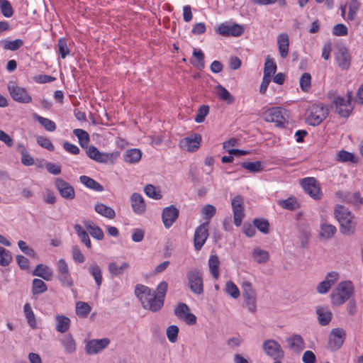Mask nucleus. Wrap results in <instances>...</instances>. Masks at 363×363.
I'll return each instance as SVG.
<instances>
[{"instance_id": "f257e3e1", "label": "nucleus", "mask_w": 363, "mask_h": 363, "mask_svg": "<svg viewBox=\"0 0 363 363\" xmlns=\"http://www.w3.org/2000/svg\"><path fill=\"white\" fill-rule=\"evenodd\" d=\"M354 287L350 280L340 281L330 295L333 305L340 306L353 296Z\"/></svg>"}, {"instance_id": "f03ea898", "label": "nucleus", "mask_w": 363, "mask_h": 363, "mask_svg": "<svg viewBox=\"0 0 363 363\" xmlns=\"http://www.w3.org/2000/svg\"><path fill=\"white\" fill-rule=\"evenodd\" d=\"M335 216L340 225V232L345 235L352 234L355 229L354 216L343 206H337Z\"/></svg>"}, {"instance_id": "7ed1b4c3", "label": "nucleus", "mask_w": 363, "mask_h": 363, "mask_svg": "<svg viewBox=\"0 0 363 363\" xmlns=\"http://www.w3.org/2000/svg\"><path fill=\"white\" fill-rule=\"evenodd\" d=\"M286 110L279 106L267 108L262 113V118L265 122L274 123L276 127L284 128L286 123Z\"/></svg>"}, {"instance_id": "20e7f679", "label": "nucleus", "mask_w": 363, "mask_h": 363, "mask_svg": "<svg viewBox=\"0 0 363 363\" xmlns=\"http://www.w3.org/2000/svg\"><path fill=\"white\" fill-rule=\"evenodd\" d=\"M328 115V109L322 104L311 105L306 111V122L311 125H319Z\"/></svg>"}, {"instance_id": "39448f33", "label": "nucleus", "mask_w": 363, "mask_h": 363, "mask_svg": "<svg viewBox=\"0 0 363 363\" xmlns=\"http://www.w3.org/2000/svg\"><path fill=\"white\" fill-rule=\"evenodd\" d=\"M7 89L12 99L16 102L28 104L32 101V97L28 90L15 81L8 82Z\"/></svg>"}, {"instance_id": "423d86ee", "label": "nucleus", "mask_w": 363, "mask_h": 363, "mask_svg": "<svg viewBox=\"0 0 363 363\" xmlns=\"http://www.w3.org/2000/svg\"><path fill=\"white\" fill-rule=\"evenodd\" d=\"M352 94L347 91L346 98L337 96L334 99L335 111L342 117H348L351 113L353 106L352 105Z\"/></svg>"}, {"instance_id": "0eeeda50", "label": "nucleus", "mask_w": 363, "mask_h": 363, "mask_svg": "<svg viewBox=\"0 0 363 363\" xmlns=\"http://www.w3.org/2000/svg\"><path fill=\"white\" fill-rule=\"evenodd\" d=\"M186 278L191 292L200 295L203 292V283L201 272L197 269H192L187 272Z\"/></svg>"}, {"instance_id": "6e6552de", "label": "nucleus", "mask_w": 363, "mask_h": 363, "mask_svg": "<svg viewBox=\"0 0 363 363\" xmlns=\"http://www.w3.org/2000/svg\"><path fill=\"white\" fill-rule=\"evenodd\" d=\"M57 272V279L62 286L71 287L74 285V281L69 272L67 262L64 259H60L56 265Z\"/></svg>"}, {"instance_id": "1a4fd4ad", "label": "nucleus", "mask_w": 363, "mask_h": 363, "mask_svg": "<svg viewBox=\"0 0 363 363\" xmlns=\"http://www.w3.org/2000/svg\"><path fill=\"white\" fill-rule=\"evenodd\" d=\"M242 290L245 304L250 312L255 313L257 308V296L252 284L247 281H243L242 284Z\"/></svg>"}, {"instance_id": "9d476101", "label": "nucleus", "mask_w": 363, "mask_h": 363, "mask_svg": "<svg viewBox=\"0 0 363 363\" xmlns=\"http://www.w3.org/2000/svg\"><path fill=\"white\" fill-rule=\"evenodd\" d=\"M301 186L304 191L313 199L319 200L322 197V191L316 179L314 177H306L301 179Z\"/></svg>"}, {"instance_id": "9b49d317", "label": "nucleus", "mask_w": 363, "mask_h": 363, "mask_svg": "<svg viewBox=\"0 0 363 363\" xmlns=\"http://www.w3.org/2000/svg\"><path fill=\"white\" fill-rule=\"evenodd\" d=\"M231 206L233 213L234 224L239 227L241 225L245 217L243 198L240 195L234 196L231 200Z\"/></svg>"}, {"instance_id": "f8f14e48", "label": "nucleus", "mask_w": 363, "mask_h": 363, "mask_svg": "<svg viewBox=\"0 0 363 363\" xmlns=\"http://www.w3.org/2000/svg\"><path fill=\"white\" fill-rule=\"evenodd\" d=\"M216 33L223 36L239 37L244 33V28L240 24H230L228 22L220 23L216 29Z\"/></svg>"}, {"instance_id": "ddd939ff", "label": "nucleus", "mask_w": 363, "mask_h": 363, "mask_svg": "<svg viewBox=\"0 0 363 363\" xmlns=\"http://www.w3.org/2000/svg\"><path fill=\"white\" fill-rule=\"evenodd\" d=\"M209 222L203 223L196 227L194 235V245L196 251L201 250L208 237Z\"/></svg>"}, {"instance_id": "4468645a", "label": "nucleus", "mask_w": 363, "mask_h": 363, "mask_svg": "<svg viewBox=\"0 0 363 363\" xmlns=\"http://www.w3.org/2000/svg\"><path fill=\"white\" fill-rule=\"evenodd\" d=\"M262 348L267 356L273 359H283L284 352L281 345L274 340H267L262 344Z\"/></svg>"}, {"instance_id": "2eb2a0df", "label": "nucleus", "mask_w": 363, "mask_h": 363, "mask_svg": "<svg viewBox=\"0 0 363 363\" xmlns=\"http://www.w3.org/2000/svg\"><path fill=\"white\" fill-rule=\"evenodd\" d=\"M201 140L200 134L194 133L180 140L179 147L188 152H195L200 147Z\"/></svg>"}, {"instance_id": "dca6fc26", "label": "nucleus", "mask_w": 363, "mask_h": 363, "mask_svg": "<svg viewBox=\"0 0 363 363\" xmlns=\"http://www.w3.org/2000/svg\"><path fill=\"white\" fill-rule=\"evenodd\" d=\"M335 59L338 67L342 70H347L351 66L352 57L349 50L345 46L337 48Z\"/></svg>"}, {"instance_id": "f3484780", "label": "nucleus", "mask_w": 363, "mask_h": 363, "mask_svg": "<svg viewBox=\"0 0 363 363\" xmlns=\"http://www.w3.org/2000/svg\"><path fill=\"white\" fill-rule=\"evenodd\" d=\"M55 185L60 196L66 199L72 200L75 197L73 186L61 178H56Z\"/></svg>"}, {"instance_id": "a211bd4d", "label": "nucleus", "mask_w": 363, "mask_h": 363, "mask_svg": "<svg viewBox=\"0 0 363 363\" xmlns=\"http://www.w3.org/2000/svg\"><path fill=\"white\" fill-rule=\"evenodd\" d=\"M110 343L108 338L94 339L87 342L85 350L89 354H95L102 351Z\"/></svg>"}, {"instance_id": "6ab92c4d", "label": "nucleus", "mask_w": 363, "mask_h": 363, "mask_svg": "<svg viewBox=\"0 0 363 363\" xmlns=\"http://www.w3.org/2000/svg\"><path fill=\"white\" fill-rule=\"evenodd\" d=\"M179 209L174 206L166 207L162 211V222L166 228H169L179 217Z\"/></svg>"}, {"instance_id": "aec40b11", "label": "nucleus", "mask_w": 363, "mask_h": 363, "mask_svg": "<svg viewBox=\"0 0 363 363\" xmlns=\"http://www.w3.org/2000/svg\"><path fill=\"white\" fill-rule=\"evenodd\" d=\"M345 338V332L341 328L332 330L329 337V345L331 350H337L341 347Z\"/></svg>"}, {"instance_id": "412c9836", "label": "nucleus", "mask_w": 363, "mask_h": 363, "mask_svg": "<svg viewBox=\"0 0 363 363\" xmlns=\"http://www.w3.org/2000/svg\"><path fill=\"white\" fill-rule=\"evenodd\" d=\"M339 279L337 272H331L327 274L323 281L318 284L317 286V291L320 294H326L331 286L335 284Z\"/></svg>"}, {"instance_id": "4be33fe9", "label": "nucleus", "mask_w": 363, "mask_h": 363, "mask_svg": "<svg viewBox=\"0 0 363 363\" xmlns=\"http://www.w3.org/2000/svg\"><path fill=\"white\" fill-rule=\"evenodd\" d=\"M152 293L153 291L145 285L141 284L135 285L134 294L140 301L143 308H144L145 306H148L147 301L150 298Z\"/></svg>"}, {"instance_id": "5701e85b", "label": "nucleus", "mask_w": 363, "mask_h": 363, "mask_svg": "<svg viewBox=\"0 0 363 363\" xmlns=\"http://www.w3.org/2000/svg\"><path fill=\"white\" fill-rule=\"evenodd\" d=\"M133 211L138 215L144 213L146 211V204L143 196L138 193H133L130 198Z\"/></svg>"}, {"instance_id": "b1692460", "label": "nucleus", "mask_w": 363, "mask_h": 363, "mask_svg": "<svg viewBox=\"0 0 363 363\" xmlns=\"http://www.w3.org/2000/svg\"><path fill=\"white\" fill-rule=\"evenodd\" d=\"M360 7V3L358 0H351L348 4V13L347 17H345L346 11V5H342L340 7L341 16L347 21H352L357 16V11Z\"/></svg>"}, {"instance_id": "393cba45", "label": "nucleus", "mask_w": 363, "mask_h": 363, "mask_svg": "<svg viewBox=\"0 0 363 363\" xmlns=\"http://www.w3.org/2000/svg\"><path fill=\"white\" fill-rule=\"evenodd\" d=\"M277 46L281 57L286 58L288 56L289 48V37L287 33H282L278 35Z\"/></svg>"}, {"instance_id": "a878e982", "label": "nucleus", "mask_w": 363, "mask_h": 363, "mask_svg": "<svg viewBox=\"0 0 363 363\" xmlns=\"http://www.w3.org/2000/svg\"><path fill=\"white\" fill-rule=\"evenodd\" d=\"M286 342L289 348L296 352L302 351L305 348V342L302 337L299 335H293L286 338Z\"/></svg>"}, {"instance_id": "bb28decb", "label": "nucleus", "mask_w": 363, "mask_h": 363, "mask_svg": "<svg viewBox=\"0 0 363 363\" xmlns=\"http://www.w3.org/2000/svg\"><path fill=\"white\" fill-rule=\"evenodd\" d=\"M33 275L50 281L52 278V270L45 264H38L33 270Z\"/></svg>"}, {"instance_id": "cd10ccee", "label": "nucleus", "mask_w": 363, "mask_h": 363, "mask_svg": "<svg viewBox=\"0 0 363 363\" xmlns=\"http://www.w3.org/2000/svg\"><path fill=\"white\" fill-rule=\"evenodd\" d=\"M70 319L64 315L55 316V330L60 333H67L70 328Z\"/></svg>"}, {"instance_id": "c85d7f7f", "label": "nucleus", "mask_w": 363, "mask_h": 363, "mask_svg": "<svg viewBox=\"0 0 363 363\" xmlns=\"http://www.w3.org/2000/svg\"><path fill=\"white\" fill-rule=\"evenodd\" d=\"M86 230L89 233L91 236L98 240H102L104 234L101 228L90 220L84 222Z\"/></svg>"}, {"instance_id": "c756f323", "label": "nucleus", "mask_w": 363, "mask_h": 363, "mask_svg": "<svg viewBox=\"0 0 363 363\" xmlns=\"http://www.w3.org/2000/svg\"><path fill=\"white\" fill-rule=\"evenodd\" d=\"M79 181L80 182L84 184L86 188L90 189L91 190H94L95 191H104V186L100 184L98 182L94 180V179L86 176V175H82L79 177Z\"/></svg>"}, {"instance_id": "7c9ffc66", "label": "nucleus", "mask_w": 363, "mask_h": 363, "mask_svg": "<svg viewBox=\"0 0 363 363\" xmlns=\"http://www.w3.org/2000/svg\"><path fill=\"white\" fill-rule=\"evenodd\" d=\"M147 302L148 306H145L143 308L152 312H157L162 308L164 301L157 296L155 293L153 291L152 295H151L150 298Z\"/></svg>"}, {"instance_id": "2f4dec72", "label": "nucleus", "mask_w": 363, "mask_h": 363, "mask_svg": "<svg viewBox=\"0 0 363 363\" xmlns=\"http://www.w3.org/2000/svg\"><path fill=\"white\" fill-rule=\"evenodd\" d=\"M318 322L321 325H328L332 318V313L328 307H318L316 310Z\"/></svg>"}, {"instance_id": "473e14b6", "label": "nucleus", "mask_w": 363, "mask_h": 363, "mask_svg": "<svg viewBox=\"0 0 363 363\" xmlns=\"http://www.w3.org/2000/svg\"><path fill=\"white\" fill-rule=\"evenodd\" d=\"M220 260L216 255H211L208 259V267L212 277L215 279L219 277Z\"/></svg>"}, {"instance_id": "72a5a7b5", "label": "nucleus", "mask_w": 363, "mask_h": 363, "mask_svg": "<svg viewBox=\"0 0 363 363\" xmlns=\"http://www.w3.org/2000/svg\"><path fill=\"white\" fill-rule=\"evenodd\" d=\"M129 267L130 265L128 262H123L118 266L116 262H112L108 264V269L111 276L118 277L122 274Z\"/></svg>"}, {"instance_id": "f704fd0d", "label": "nucleus", "mask_w": 363, "mask_h": 363, "mask_svg": "<svg viewBox=\"0 0 363 363\" xmlns=\"http://www.w3.org/2000/svg\"><path fill=\"white\" fill-rule=\"evenodd\" d=\"M142 157V152L139 149L132 148L125 151L124 160L126 162L134 164L138 162Z\"/></svg>"}, {"instance_id": "c9c22d12", "label": "nucleus", "mask_w": 363, "mask_h": 363, "mask_svg": "<svg viewBox=\"0 0 363 363\" xmlns=\"http://www.w3.org/2000/svg\"><path fill=\"white\" fill-rule=\"evenodd\" d=\"M94 209L99 214L109 219H113L116 216L114 210L111 207L108 206L104 203H96L94 206Z\"/></svg>"}, {"instance_id": "e433bc0d", "label": "nucleus", "mask_w": 363, "mask_h": 363, "mask_svg": "<svg viewBox=\"0 0 363 363\" xmlns=\"http://www.w3.org/2000/svg\"><path fill=\"white\" fill-rule=\"evenodd\" d=\"M74 229L81 242L84 244L87 248L91 249V242L87 232L79 224H75Z\"/></svg>"}, {"instance_id": "4c0bfd02", "label": "nucleus", "mask_w": 363, "mask_h": 363, "mask_svg": "<svg viewBox=\"0 0 363 363\" xmlns=\"http://www.w3.org/2000/svg\"><path fill=\"white\" fill-rule=\"evenodd\" d=\"M60 342L67 353L71 354L76 351L75 340L71 334L65 335L60 340Z\"/></svg>"}, {"instance_id": "58836bf2", "label": "nucleus", "mask_w": 363, "mask_h": 363, "mask_svg": "<svg viewBox=\"0 0 363 363\" xmlns=\"http://www.w3.org/2000/svg\"><path fill=\"white\" fill-rule=\"evenodd\" d=\"M23 311L25 314L26 319L27 320L28 324L32 329L36 328V318L34 314V312L30 305V303H26L23 306Z\"/></svg>"}, {"instance_id": "ea45409f", "label": "nucleus", "mask_w": 363, "mask_h": 363, "mask_svg": "<svg viewBox=\"0 0 363 363\" xmlns=\"http://www.w3.org/2000/svg\"><path fill=\"white\" fill-rule=\"evenodd\" d=\"M33 118L42 125L43 128L50 132H53L56 130L55 123L47 118H44L38 115L37 113L33 114Z\"/></svg>"}, {"instance_id": "a19ab883", "label": "nucleus", "mask_w": 363, "mask_h": 363, "mask_svg": "<svg viewBox=\"0 0 363 363\" xmlns=\"http://www.w3.org/2000/svg\"><path fill=\"white\" fill-rule=\"evenodd\" d=\"M337 231L335 225L328 223H322L320 229V236L324 239H330L334 236Z\"/></svg>"}, {"instance_id": "79ce46f5", "label": "nucleus", "mask_w": 363, "mask_h": 363, "mask_svg": "<svg viewBox=\"0 0 363 363\" xmlns=\"http://www.w3.org/2000/svg\"><path fill=\"white\" fill-rule=\"evenodd\" d=\"M216 89L218 96L221 100L226 101L228 104H231L235 101L234 97L222 85H217Z\"/></svg>"}, {"instance_id": "37998d69", "label": "nucleus", "mask_w": 363, "mask_h": 363, "mask_svg": "<svg viewBox=\"0 0 363 363\" xmlns=\"http://www.w3.org/2000/svg\"><path fill=\"white\" fill-rule=\"evenodd\" d=\"M277 68V64L274 59L267 56L264 62V76L272 78V75L275 74Z\"/></svg>"}, {"instance_id": "c03bdc74", "label": "nucleus", "mask_w": 363, "mask_h": 363, "mask_svg": "<svg viewBox=\"0 0 363 363\" xmlns=\"http://www.w3.org/2000/svg\"><path fill=\"white\" fill-rule=\"evenodd\" d=\"M90 274L94 277L96 286L99 288L102 284V272L99 265L93 264L88 268Z\"/></svg>"}, {"instance_id": "a18cd8bd", "label": "nucleus", "mask_w": 363, "mask_h": 363, "mask_svg": "<svg viewBox=\"0 0 363 363\" xmlns=\"http://www.w3.org/2000/svg\"><path fill=\"white\" fill-rule=\"evenodd\" d=\"M193 56L194 60H191V63L197 69H203L205 67L204 55L201 50L194 49Z\"/></svg>"}, {"instance_id": "49530a36", "label": "nucleus", "mask_w": 363, "mask_h": 363, "mask_svg": "<svg viewBox=\"0 0 363 363\" xmlns=\"http://www.w3.org/2000/svg\"><path fill=\"white\" fill-rule=\"evenodd\" d=\"M57 53L62 59H65L70 54L67 41L65 38H60L57 40Z\"/></svg>"}, {"instance_id": "de8ad7c7", "label": "nucleus", "mask_w": 363, "mask_h": 363, "mask_svg": "<svg viewBox=\"0 0 363 363\" xmlns=\"http://www.w3.org/2000/svg\"><path fill=\"white\" fill-rule=\"evenodd\" d=\"M252 257L258 263L266 262L269 258V252L266 250L256 247L252 251Z\"/></svg>"}, {"instance_id": "09e8293b", "label": "nucleus", "mask_w": 363, "mask_h": 363, "mask_svg": "<svg viewBox=\"0 0 363 363\" xmlns=\"http://www.w3.org/2000/svg\"><path fill=\"white\" fill-rule=\"evenodd\" d=\"M91 310L90 306L86 302L78 301L76 303V314L80 318H86Z\"/></svg>"}, {"instance_id": "8fccbe9b", "label": "nucleus", "mask_w": 363, "mask_h": 363, "mask_svg": "<svg viewBox=\"0 0 363 363\" xmlns=\"http://www.w3.org/2000/svg\"><path fill=\"white\" fill-rule=\"evenodd\" d=\"M23 45V41L21 39L14 40H4L3 41V48L6 50L16 51Z\"/></svg>"}, {"instance_id": "3c124183", "label": "nucleus", "mask_w": 363, "mask_h": 363, "mask_svg": "<svg viewBox=\"0 0 363 363\" xmlns=\"http://www.w3.org/2000/svg\"><path fill=\"white\" fill-rule=\"evenodd\" d=\"M73 133L78 138L79 143L82 147H84L89 143V135L86 131L77 128L73 130Z\"/></svg>"}, {"instance_id": "603ef678", "label": "nucleus", "mask_w": 363, "mask_h": 363, "mask_svg": "<svg viewBox=\"0 0 363 363\" xmlns=\"http://www.w3.org/2000/svg\"><path fill=\"white\" fill-rule=\"evenodd\" d=\"M278 204L282 208L290 211L295 210L299 206L296 199L294 197H289L285 200L279 201Z\"/></svg>"}, {"instance_id": "864d4df0", "label": "nucleus", "mask_w": 363, "mask_h": 363, "mask_svg": "<svg viewBox=\"0 0 363 363\" xmlns=\"http://www.w3.org/2000/svg\"><path fill=\"white\" fill-rule=\"evenodd\" d=\"M299 85L301 90L308 92L311 86V76L308 72H304L300 77Z\"/></svg>"}, {"instance_id": "5fc2aeb1", "label": "nucleus", "mask_w": 363, "mask_h": 363, "mask_svg": "<svg viewBox=\"0 0 363 363\" xmlns=\"http://www.w3.org/2000/svg\"><path fill=\"white\" fill-rule=\"evenodd\" d=\"M48 289L45 283L39 279H34L33 280L32 293L33 295L42 294Z\"/></svg>"}, {"instance_id": "6e6d98bb", "label": "nucleus", "mask_w": 363, "mask_h": 363, "mask_svg": "<svg viewBox=\"0 0 363 363\" xmlns=\"http://www.w3.org/2000/svg\"><path fill=\"white\" fill-rule=\"evenodd\" d=\"M0 10L6 18H10L13 14V9L8 0H0Z\"/></svg>"}, {"instance_id": "4d7b16f0", "label": "nucleus", "mask_w": 363, "mask_h": 363, "mask_svg": "<svg viewBox=\"0 0 363 363\" xmlns=\"http://www.w3.org/2000/svg\"><path fill=\"white\" fill-rule=\"evenodd\" d=\"M242 168L248 170L250 172H259L263 168L259 161L256 162H245L241 164Z\"/></svg>"}, {"instance_id": "13d9d810", "label": "nucleus", "mask_w": 363, "mask_h": 363, "mask_svg": "<svg viewBox=\"0 0 363 363\" xmlns=\"http://www.w3.org/2000/svg\"><path fill=\"white\" fill-rule=\"evenodd\" d=\"M12 261L11 252L6 248L0 246V265L8 266Z\"/></svg>"}, {"instance_id": "bf43d9fd", "label": "nucleus", "mask_w": 363, "mask_h": 363, "mask_svg": "<svg viewBox=\"0 0 363 363\" xmlns=\"http://www.w3.org/2000/svg\"><path fill=\"white\" fill-rule=\"evenodd\" d=\"M144 192L148 197L155 200H159L162 197L160 191H157L152 184H147L144 187Z\"/></svg>"}, {"instance_id": "052dcab7", "label": "nucleus", "mask_w": 363, "mask_h": 363, "mask_svg": "<svg viewBox=\"0 0 363 363\" xmlns=\"http://www.w3.org/2000/svg\"><path fill=\"white\" fill-rule=\"evenodd\" d=\"M253 224L261 233L264 234L269 233V223L267 220L264 218H255L253 220Z\"/></svg>"}, {"instance_id": "680f3d73", "label": "nucleus", "mask_w": 363, "mask_h": 363, "mask_svg": "<svg viewBox=\"0 0 363 363\" xmlns=\"http://www.w3.org/2000/svg\"><path fill=\"white\" fill-rule=\"evenodd\" d=\"M225 290L233 298H238L240 295L238 287L232 281L226 282Z\"/></svg>"}, {"instance_id": "e2e57ef3", "label": "nucleus", "mask_w": 363, "mask_h": 363, "mask_svg": "<svg viewBox=\"0 0 363 363\" xmlns=\"http://www.w3.org/2000/svg\"><path fill=\"white\" fill-rule=\"evenodd\" d=\"M209 106L207 105H202L199 107L196 116L195 117V121L196 123H202L204 121L206 116L208 114Z\"/></svg>"}, {"instance_id": "0e129e2a", "label": "nucleus", "mask_w": 363, "mask_h": 363, "mask_svg": "<svg viewBox=\"0 0 363 363\" xmlns=\"http://www.w3.org/2000/svg\"><path fill=\"white\" fill-rule=\"evenodd\" d=\"M72 255L73 260L76 263L82 264L85 261V257L77 245H74L72 247Z\"/></svg>"}, {"instance_id": "69168bd1", "label": "nucleus", "mask_w": 363, "mask_h": 363, "mask_svg": "<svg viewBox=\"0 0 363 363\" xmlns=\"http://www.w3.org/2000/svg\"><path fill=\"white\" fill-rule=\"evenodd\" d=\"M38 144L42 147L47 149L49 151H53L55 150V146L50 141V140L45 136H38L37 138Z\"/></svg>"}, {"instance_id": "338daca9", "label": "nucleus", "mask_w": 363, "mask_h": 363, "mask_svg": "<svg viewBox=\"0 0 363 363\" xmlns=\"http://www.w3.org/2000/svg\"><path fill=\"white\" fill-rule=\"evenodd\" d=\"M168 284L165 281H161L157 286L156 291H154L155 295L164 301V298L167 291Z\"/></svg>"}, {"instance_id": "774afa93", "label": "nucleus", "mask_w": 363, "mask_h": 363, "mask_svg": "<svg viewBox=\"0 0 363 363\" xmlns=\"http://www.w3.org/2000/svg\"><path fill=\"white\" fill-rule=\"evenodd\" d=\"M189 312V308L186 303H179L174 309L175 315L180 320Z\"/></svg>"}]
</instances>
